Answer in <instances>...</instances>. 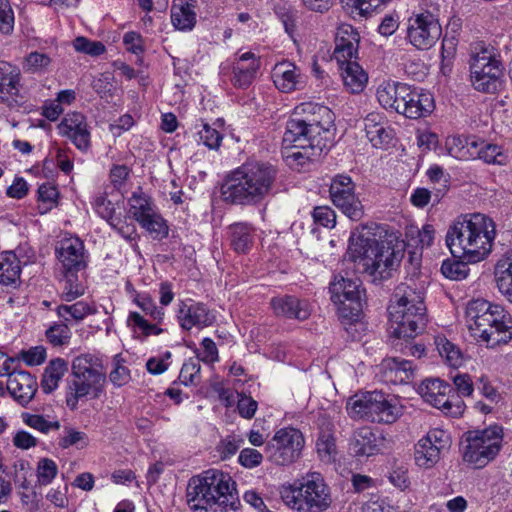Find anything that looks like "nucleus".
<instances>
[{
	"instance_id": "nucleus-28",
	"label": "nucleus",
	"mask_w": 512,
	"mask_h": 512,
	"mask_svg": "<svg viewBox=\"0 0 512 512\" xmlns=\"http://www.w3.org/2000/svg\"><path fill=\"white\" fill-rule=\"evenodd\" d=\"M410 94V86L400 82H388L377 89V99L385 109L401 113L406 97Z\"/></svg>"
},
{
	"instance_id": "nucleus-32",
	"label": "nucleus",
	"mask_w": 512,
	"mask_h": 512,
	"mask_svg": "<svg viewBox=\"0 0 512 512\" xmlns=\"http://www.w3.org/2000/svg\"><path fill=\"white\" fill-rule=\"evenodd\" d=\"M68 371V363L62 358L52 359L45 367L40 382L41 389L44 393L49 394L56 390L60 380Z\"/></svg>"
},
{
	"instance_id": "nucleus-51",
	"label": "nucleus",
	"mask_w": 512,
	"mask_h": 512,
	"mask_svg": "<svg viewBox=\"0 0 512 512\" xmlns=\"http://www.w3.org/2000/svg\"><path fill=\"white\" fill-rule=\"evenodd\" d=\"M50 64L51 58L49 55L34 51L25 57L23 69L26 72L36 73L46 69Z\"/></svg>"
},
{
	"instance_id": "nucleus-52",
	"label": "nucleus",
	"mask_w": 512,
	"mask_h": 512,
	"mask_svg": "<svg viewBox=\"0 0 512 512\" xmlns=\"http://www.w3.org/2000/svg\"><path fill=\"white\" fill-rule=\"evenodd\" d=\"M134 303L155 321H161L164 317L162 308L157 307L153 299L148 294H136Z\"/></svg>"
},
{
	"instance_id": "nucleus-17",
	"label": "nucleus",
	"mask_w": 512,
	"mask_h": 512,
	"mask_svg": "<svg viewBox=\"0 0 512 512\" xmlns=\"http://www.w3.org/2000/svg\"><path fill=\"white\" fill-rule=\"evenodd\" d=\"M355 188L351 177L340 174L333 177L329 193L335 207L352 221H360L364 217V206Z\"/></svg>"
},
{
	"instance_id": "nucleus-4",
	"label": "nucleus",
	"mask_w": 512,
	"mask_h": 512,
	"mask_svg": "<svg viewBox=\"0 0 512 512\" xmlns=\"http://www.w3.org/2000/svg\"><path fill=\"white\" fill-rule=\"evenodd\" d=\"M187 503L194 512L236 510L239 505L236 483L232 477L221 470L209 469L193 476L187 485Z\"/></svg>"
},
{
	"instance_id": "nucleus-53",
	"label": "nucleus",
	"mask_w": 512,
	"mask_h": 512,
	"mask_svg": "<svg viewBox=\"0 0 512 512\" xmlns=\"http://www.w3.org/2000/svg\"><path fill=\"white\" fill-rule=\"evenodd\" d=\"M58 197V190L55 186L44 183L38 188V200L40 202L38 208L41 213L49 211Z\"/></svg>"
},
{
	"instance_id": "nucleus-64",
	"label": "nucleus",
	"mask_w": 512,
	"mask_h": 512,
	"mask_svg": "<svg viewBox=\"0 0 512 512\" xmlns=\"http://www.w3.org/2000/svg\"><path fill=\"white\" fill-rule=\"evenodd\" d=\"M455 389L453 392L458 395L461 399V396H470L474 390L473 383L468 374H456L452 377Z\"/></svg>"
},
{
	"instance_id": "nucleus-10",
	"label": "nucleus",
	"mask_w": 512,
	"mask_h": 512,
	"mask_svg": "<svg viewBox=\"0 0 512 512\" xmlns=\"http://www.w3.org/2000/svg\"><path fill=\"white\" fill-rule=\"evenodd\" d=\"M504 65L493 46L477 42L471 48L470 77L473 87L480 92L494 93L504 75Z\"/></svg>"
},
{
	"instance_id": "nucleus-54",
	"label": "nucleus",
	"mask_w": 512,
	"mask_h": 512,
	"mask_svg": "<svg viewBox=\"0 0 512 512\" xmlns=\"http://www.w3.org/2000/svg\"><path fill=\"white\" fill-rule=\"evenodd\" d=\"M427 174L431 182L439 184V187L434 192L435 201L439 202L448 190L449 175L445 174L444 170L439 166L429 168Z\"/></svg>"
},
{
	"instance_id": "nucleus-43",
	"label": "nucleus",
	"mask_w": 512,
	"mask_h": 512,
	"mask_svg": "<svg viewBox=\"0 0 512 512\" xmlns=\"http://www.w3.org/2000/svg\"><path fill=\"white\" fill-rule=\"evenodd\" d=\"M437 350L442 358L450 366H458L461 363V352L460 350L445 337H437L435 339Z\"/></svg>"
},
{
	"instance_id": "nucleus-34",
	"label": "nucleus",
	"mask_w": 512,
	"mask_h": 512,
	"mask_svg": "<svg viewBox=\"0 0 512 512\" xmlns=\"http://www.w3.org/2000/svg\"><path fill=\"white\" fill-rule=\"evenodd\" d=\"M20 261L12 251L0 253V285H15L20 279Z\"/></svg>"
},
{
	"instance_id": "nucleus-60",
	"label": "nucleus",
	"mask_w": 512,
	"mask_h": 512,
	"mask_svg": "<svg viewBox=\"0 0 512 512\" xmlns=\"http://www.w3.org/2000/svg\"><path fill=\"white\" fill-rule=\"evenodd\" d=\"M82 443V447L87 444V435L84 432L77 431L71 427L64 428V435L59 439V446L66 449L70 446Z\"/></svg>"
},
{
	"instance_id": "nucleus-39",
	"label": "nucleus",
	"mask_w": 512,
	"mask_h": 512,
	"mask_svg": "<svg viewBox=\"0 0 512 512\" xmlns=\"http://www.w3.org/2000/svg\"><path fill=\"white\" fill-rule=\"evenodd\" d=\"M21 75L9 77L7 80L0 81V102L5 103L8 106H12L13 103L18 102V98H22L20 95V89L22 87Z\"/></svg>"
},
{
	"instance_id": "nucleus-14",
	"label": "nucleus",
	"mask_w": 512,
	"mask_h": 512,
	"mask_svg": "<svg viewBox=\"0 0 512 512\" xmlns=\"http://www.w3.org/2000/svg\"><path fill=\"white\" fill-rule=\"evenodd\" d=\"M305 445L300 430L292 427L282 428L266 444L265 453L276 465H289L297 461Z\"/></svg>"
},
{
	"instance_id": "nucleus-19",
	"label": "nucleus",
	"mask_w": 512,
	"mask_h": 512,
	"mask_svg": "<svg viewBox=\"0 0 512 512\" xmlns=\"http://www.w3.org/2000/svg\"><path fill=\"white\" fill-rule=\"evenodd\" d=\"M60 134L66 136L81 151L91 146V134L86 117L79 112L67 114L58 126Z\"/></svg>"
},
{
	"instance_id": "nucleus-62",
	"label": "nucleus",
	"mask_w": 512,
	"mask_h": 512,
	"mask_svg": "<svg viewBox=\"0 0 512 512\" xmlns=\"http://www.w3.org/2000/svg\"><path fill=\"white\" fill-rule=\"evenodd\" d=\"M387 0H351V6L358 15L368 18Z\"/></svg>"
},
{
	"instance_id": "nucleus-12",
	"label": "nucleus",
	"mask_w": 512,
	"mask_h": 512,
	"mask_svg": "<svg viewBox=\"0 0 512 512\" xmlns=\"http://www.w3.org/2000/svg\"><path fill=\"white\" fill-rule=\"evenodd\" d=\"M501 441L502 428L497 425L468 431L462 441L463 460L482 468L499 453Z\"/></svg>"
},
{
	"instance_id": "nucleus-23",
	"label": "nucleus",
	"mask_w": 512,
	"mask_h": 512,
	"mask_svg": "<svg viewBox=\"0 0 512 512\" xmlns=\"http://www.w3.org/2000/svg\"><path fill=\"white\" fill-rule=\"evenodd\" d=\"M260 59L252 52H246L235 59L232 66L231 83L235 88L246 89L256 78Z\"/></svg>"
},
{
	"instance_id": "nucleus-29",
	"label": "nucleus",
	"mask_w": 512,
	"mask_h": 512,
	"mask_svg": "<svg viewBox=\"0 0 512 512\" xmlns=\"http://www.w3.org/2000/svg\"><path fill=\"white\" fill-rule=\"evenodd\" d=\"M402 115L409 119L428 116L434 110V99L431 93L418 91L410 86V94L403 102Z\"/></svg>"
},
{
	"instance_id": "nucleus-22",
	"label": "nucleus",
	"mask_w": 512,
	"mask_h": 512,
	"mask_svg": "<svg viewBox=\"0 0 512 512\" xmlns=\"http://www.w3.org/2000/svg\"><path fill=\"white\" fill-rule=\"evenodd\" d=\"M271 307L277 316L304 321L311 314L307 300L293 295L278 296L271 299Z\"/></svg>"
},
{
	"instance_id": "nucleus-41",
	"label": "nucleus",
	"mask_w": 512,
	"mask_h": 512,
	"mask_svg": "<svg viewBox=\"0 0 512 512\" xmlns=\"http://www.w3.org/2000/svg\"><path fill=\"white\" fill-rule=\"evenodd\" d=\"M93 206L97 214L105 219L111 227L118 229V225L121 223L119 217H115L114 204L107 198L105 194H101L95 197Z\"/></svg>"
},
{
	"instance_id": "nucleus-27",
	"label": "nucleus",
	"mask_w": 512,
	"mask_h": 512,
	"mask_svg": "<svg viewBox=\"0 0 512 512\" xmlns=\"http://www.w3.org/2000/svg\"><path fill=\"white\" fill-rule=\"evenodd\" d=\"M414 366L409 360L396 357L383 360L381 363V377L386 383L398 385L406 384L414 377Z\"/></svg>"
},
{
	"instance_id": "nucleus-44",
	"label": "nucleus",
	"mask_w": 512,
	"mask_h": 512,
	"mask_svg": "<svg viewBox=\"0 0 512 512\" xmlns=\"http://www.w3.org/2000/svg\"><path fill=\"white\" fill-rule=\"evenodd\" d=\"M47 341L54 347L67 345L71 338V330L65 323H54L45 332Z\"/></svg>"
},
{
	"instance_id": "nucleus-42",
	"label": "nucleus",
	"mask_w": 512,
	"mask_h": 512,
	"mask_svg": "<svg viewBox=\"0 0 512 512\" xmlns=\"http://www.w3.org/2000/svg\"><path fill=\"white\" fill-rule=\"evenodd\" d=\"M129 205L130 213L137 222L154 211L150 200L143 193L134 192L129 199Z\"/></svg>"
},
{
	"instance_id": "nucleus-30",
	"label": "nucleus",
	"mask_w": 512,
	"mask_h": 512,
	"mask_svg": "<svg viewBox=\"0 0 512 512\" xmlns=\"http://www.w3.org/2000/svg\"><path fill=\"white\" fill-rule=\"evenodd\" d=\"M366 136L375 148L388 145L393 138V130L385 126L384 118L379 113H370L364 118Z\"/></svg>"
},
{
	"instance_id": "nucleus-36",
	"label": "nucleus",
	"mask_w": 512,
	"mask_h": 512,
	"mask_svg": "<svg viewBox=\"0 0 512 512\" xmlns=\"http://www.w3.org/2000/svg\"><path fill=\"white\" fill-rule=\"evenodd\" d=\"M441 452L437 445L421 438L415 446V462L419 467L432 468L440 460Z\"/></svg>"
},
{
	"instance_id": "nucleus-48",
	"label": "nucleus",
	"mask_w": 512,
	"mask_h": 512,
	"mask_svg": "<svg viewBox=\"0 0 512 512\" xmlns=\"http://www.w3.org/2000/svg\"><path fill=\"white\" fill-rule=\"evenodd\" d=\"M477 155L488 164L505 165L508 162V156L504 153L503 149L495 144L483 145L477 152Z\"/></svg>"
},
{
	"instance_id": "nucleus-7",
	"label": "nucleus",
	"mask_w": 512,
	"mask_h": 512,
	"mask_svg": "<svg viewBox=\"0 0 512 512\" xmlns=\"http://www.w3.org/2000/svg\"><path fill=\"white\" fill-rule=\"evenodd\" d=\"M465 319L473 338L489 348L512 339L511 316L499 305L484 299L471 300L466 306Z\"/></svg>"
},
{
	"instance_id": "nucleus-8",
	"label": "nucleus",
	"mask_w": 512,
	"mask_h": 512,
	"mask_svg": "<svg viewBox=\"0 0 512 512\" xmlns=\"http://www.w3.org/2000/svg\"><path fill=\"white\" fill-rule=\"evenodd\" d=\"M286 505L299 512H324L332 504L330 488L323 476L311 472L281 491Z\"/></svg>"
},
{
	"instance_id": "nucleus-55",
	"label": "nucleus",
	"mask_w": 512,
	"mask_h": 512,
	"mask_svg": "<svg viewBox=\"0 0 512 512\" xmlns=\"http://www.w3.org/2000/svg\"><path fill=\"white\" fill-rule=\"evenodd\" d=\"M58 468L56 463L49 458H42L37 465V478L40 485H48L56 477Z\"/></svg>"
},
{
	"instance_id": "nucleus-58",
	"label": "nucleus",
	"mask_w": 512,
	"mask_h": 512,
	"mask_svg": "<svg viewBox=\"0 0 512 512\" xmlns=\"http://www.w3.org/2000/svg\"><path fill=\"white\" fill-rule=\"evenodd\" d=\"M127 322L129 325L141 330L145 336L159 335L163 332L161 328L157 327L155 324L149 323L138 312H131L128 316Z\"/></svg>"
},
{
	"instance_id": "nucleus-1",
	"label": "nucleus",
	"mask_w": 512,
	"mask_h": 512,
	"mask_svg": "<svg viewBox=\"0 0 512 512\" xmlns=\"http://www.w3.org/2000/svg\"><path fill=\"white\" fill-rule=\"evenodd\" d=\"M334 113L318 103L298 105L286 123L283 144L301 148L307 158H318L330 147Z\"/></svg>"
},
{
	"instance_id": "nucleus-59",
	"label": "nucleus",
	"mask_w": 512,
	"mask_h": 512,
	"mask_svg": "<svg viewBox=\"0 0 512 512\" xmlns=\"http://www.w3.org/2000/svg\"><path fill=\"white\" fill-rule=\"evenodd\" d=\"M14 28V12L8 0H0V32L5 35L12 33Z\"/></svg>"
},
{
	"instance_id": "nucleus-2",
	"label": "nucleus",
	"mask_w": 512,
	"mask_h": 512,
	"mask_svg": "<svg viewBox=\"0 0 512 512\" xmlns=\"http://www.w3.org/2000/svg\"><path fill=\"white\" fill-rule=\"evenodd\" d=\"M278 169L269 162L247 161L231 171L221 185L227 204L255 206L278 191Z\"/></svg>"
},
{
	"instance_id": "nucleus-38",
	"label": "nucleus",
	"mask_w": 512,
	"mask_h": 512,
	"mask_svg": "<svg viewBox=\"0 0 512 512\" xmlns=\"http://www.w3.org/2000/svg\"><path fill=\"white\" fill-rule=\"evenodd\" d=\"M56 311L58 316L63 318L64 321H69L70 318L81 321L87 315L96 313V309L84 301H78L72 305H60Z\"/></svg>"
},
{
	"instance_id": "nucleus-35",
	"label": "nucleus",
	"mask_w": 512,
	"mask_h": 512,
	"mask_svg": "<svg viewBox=\"0 0 512 512\" xmlns=\"http://www.w3.org/2000/svg\"><path fill=\"white\" fill-rule=\"evenodd\" d=\"M230 245L237 253H246L253 243V229L247 223L229 226Z\"/></svg>"
},
{
	"instance_id": "nucleus-25",
	"label": "nucleus",
	"mask_w": 512,
	"mask_h": 512,
	"mask_svg": "<svg viewBox=\"0 0 512 512\" xmlns=\"http://www.w3.org/2000/svg\"><path fill=\"white\" fill-rule=\"evenodd\" d=\"M272 78L275 86L284 93L301 89L305 84L300 69L289 61L277 63L272 70Z\"/></svg>"
},
{
	"instance_id": "nucleus-20",
	"label": "nucleus",
	"mask_w": 512,
	"mask_h": 512,
	"mask_svg": "<svg viewBox=\"0 0 512 512\" xmlns=\"http://www.w3.org/2000/svg\"><path fill=\"white\" fill-rule=\"evenodd\" d=\"M74 378L70 386L72 391L66 398L68 407L75 409L79 399L90 394L93 398L99 397L102 392V385L105 382V373L103 371H94L92 374L75 376Z\"/></svg>"
},
{
	"instance_id": "nucleus-37",
	"label": "nucleus",
	"mask_w": 512,
	"mask_h": 512,
	"mask_svg": "<svg viewBox=\"0 0 512 512\" xmlns=\"http://www.w3.org/2000/svg\"><path fill=\"white\" fill-rule=\"evenodd\" d=\"M78 272L79 271L63 270L61 298L66 302L75 300L85 292V287L78 278Z\"/></svg>"
},
{
	"instance_id": "nucleus-45",
	"label": "nucleus",
	"mask_w": 512,
	"mask_h": 512,
	"mask_svg": "<svg viewBox=\"0 0 512 512\" xmlns=\"http://www.w3.org/2000/svg\"><path fill=\"white\" fill-rule=\"evenodd\" d=\"M466 260H445L441 265L442 274L451 280H462L467 277L469 268Z\"/></svg>"
},
{
	"instance_id": "nucleus-24",
	"label": "nucleus",
	"mask_w": 512,
	"mask_h": 512,
	"mask_svg": "<svg viewBox=\"0 0 512 512\" xmlns=\"http://www.w3.org/2000/svg\"><path fill=\"white\" fill-rule=\"evenodd\" d=\"M178 319L183 329L190 330L192 327L202 328L212 325L215 316L203 303L187 304L182 302L178 311Z\"/></svg>"
},
{
	"instance_id": "nucleus-13",
	"label": "nucleus",
	"mask_w": 512,
	"mask_h": 512,
	"mask_svg": "<svg viewBox=\"0 0 512 512\" xmlns=\"http://www.w3.org/2000/svg\"><path fill=\"white\" fill-rule=\"evenodd\" d=\"M359 279L336 275L330 283L331 300L337 305V313L342 321L354 322L359 319L362 303Z\"/></svg>"
},
{
	"instance_id": "nucleus-61",
	"label": "nucleus",
	"mask_w": 512,
	"mask_h": 512,
	"mask_svg": "<svg viewBox=\"0 0 512 512\" xmlns=\"http://www.w3.org/2000/svg\"><path fill=\"white\" fill-rule=\"evenodd\" d=\"M314 222L326 227L333 228L336 225V213L328 206H318L313 210Z\"/></svg>"
},
{
	"instance_id": "nucleus-50",
	"label": "nucleus",
	"mask_w": 512,
	"mask_h": 512,
	"mask_svg": "<svg viewBox=\"0 0 512 512\" xmlns=\"http://www.w3.org/2000/svg\"><path fill=\"white\" fill-rule=\"evenodd\" d=\"M316 448L322 459L330 460L336 454V443L333 434L328 430L319 433Z\"/></svg>"
},
{
	"instance_id": "nucleus-9",
	"label": "nucleus",
	"mask_w": 512,
	"mask_h": 512,
	"mask_svg": "<svg viewBox=\"0 0 512 512\" xmlns=\"http://www.w3.org/2000/svg\"><path fill=\"white\" fill-rule=\"evenodd\" d=\"M359 35L351 26L342 27L336 36L334 59L341 70L345 87L351 93H359L366 86L368 76L356 61Z\"/></svg>"
},
{
	"instance_id": "nucleus-26",
	"label": "nucleus",
	"mask_w": 512,
	"mask_h": 512,
	"mask_svg": "<svg viewBox=\"0 0 512 512\" xmlns=\"http://www.w3.org/2000/svg\"><path fill=\"white\" fill-rule=\"evenodd\" d=\"M63 270L81 271L86 268L84 245L79 238L64 239L57 250Z\"/></svg>"
},
{
	"instance_id": "nucleus-56",
	"label": "nucleus",
	"mask_w": 512,
	"mask_h": 512,
	"mask_svg": "<svg viewBox=\"0 0 512 512\" xmlns=\"http://www.w3.org/2000/svg\"><path fill=\"white\" fill-rule=\"evenodd\" d=\"M114 368L109 374V379L116 387H121L127 384L130 379V370L123 365V360L120 355H116L113 360Z\"/></svg>"
},
{
	"instance_id": "nucleus-18",
	"label": "nucleus",
	"mask_w": 512,
	"mask_h": 512,
	"mask_svg": "<svg viewBox=\"0 0 512 512\" xmlns=\"http://www.w3.org/2000/svg\"><path fill=\"white\" fill-rule=\"evenodd\" d=\"M386 438L382 433L374 432L369 427L354 431L350 443V452L357 457H370L386 449Z\"/></svg>"
},
{
	"instance_id": "nucleus-15",
	"label": "nucleus",
	"mask_w": 512,
	"mask_h": 512,
	"mask_svg": "<svg viewBox=\"0 0 512 512\" xmlns=\"http://www.w3.org/2000/svg\"><path fill=\"white\" fill-rule=\"evenodd\" d=\"M419 395L437 409L453 417L460 416L465 408L462 399L453 392L450 384L438 378H429L421 382L417 389Z\"/></svg>"
},
{
	"instance_id": "nucleus-21",
	"label": "nucleus",
	"mask_w": 512,
	"mask_h": 512,
	"mask_svg": "<svg viewBox=\"0 0 512 512\" xmlns=\"http://www.w3.org/2000/svg\"><path fill=\"white\" fill-rule=\"evenodd\" d=\"M7 389L14 400L25 406L34 398L38 383L29 372L13 369L7 380Z\"/></svg>"
},
{
	"instance_id": "nucleus-63",
	"label": "nucleus",
	"mask_w": 512,
	"mask_h": 512,
	"mask_svg": "<svg viewBox=\"0 0 512 512\" xmlns=\"http://www.w3.org/2000/svg\"><path fill=\"white\" fill-rule=\"evenodd\" d=\"M198 134L200 141L209 149H216L220 146L222 140L220 132L208 124H204Z\"/></svg>"
},
{
	"instance_id": "nucleus-33",
	"label": "nucleus",
	"mask_w": 512,
	"mask_h": 512,
	"mask_svg": "<svg viewBox=\"0 0 512 512\" xmlns=\"http://www.w3.org/2000/svg\"><path fill=\"white\" fill-rule=\"evenodd\" d=\"M495 280L499 291L512 303V251L497 262Z\"/></svg>"
},
{
	"instance_id": "nucleus-11",
	"label": "nucleus",
	"mask_w": 512,
	"mask_h": 512,
	"mask_svg": "<svg viewBox=\"0 0 512 512\" xmlns=\"http://www.w3.org/2000/svg\"><path fill=\"white\" fill-rule=\"evenodd\" d=\"M346 410L351 417L372 422L391 424L401 414L396 401L381 391L366 392L349 398Z\"/></svg>"
},
{
	"instance_id": "nucleus-46",
	"label": "nucleus",
	"mask_w": 512,
	"mask_h": 512,
	"mask_svg": "<svg viewBox=\"0 0 512 512\" xmlns=\"http://www.w3.org/2000/svg\"><path fill=\"white\" fill-rule=\"evenodd\" d=\"M200 361L197 358H190L182 365L179 380L184 385H196L200 382Z\"/></svg>"
},
{
	"instance_id": "nucleus-47",
	"label": "nucleus",
	"mask_w": 512,
	"mask_h": 512,
	"mask_svg": "<svg viewBox=\"0 0 512 512\" xmlns=\"http://www.w3.org/2000/svg\"><path fill=\"white\" fill-rule=\"evenodd\" d=\"M21 417L26 425L44 434L60 428L59 421H48L43 415L22 413Z\"/></svg>"
},
{
	"instance_id": "nucleus-31",
	"label": "nucleus",
	"mask_w": 512,
	"mask_h": 512,
	"mask_svg": "<svg viewBox=\"0 0 512 512\" xmlns=\"http://www.w3.org/2000/svg\"><path fill=\"white\" fill-rule=\"evenodd\" d=\"M171 20L178 30H191L196 24L194 5L189 0H175L171 7Z\"/></svg>"
},
{
	"instance_id": "nucleus-16",
	"label": "nucleus",
	"mask_w": 512,
	"mask_h": 512,
	"mask_svg": "<svg viewBox=\"0 0 512 512\" xmlns=\"http://www.w3.org/2000/svg\"><path fill=\"white\" fill-rule=\"evenodd\" d=\"M406 39L419 50L433 47L442 35L439 20L430 11L412 13L407 20Z\"/></svg>"
},
{
	"instance_id": "nucleus-6",
	"label": "nucleus",
	"mask_w": 512,
	"mask_h": 512,
	"mask_svg": "<svg viewBox=\"0 0 512 512\" xmlns=\"http://www.w3.org/2000/svg\"><path fill=\"white\" fill-rule=\"evenodd\" d=\"M390 334L396 339H412L427 322L423 288L401 283L395 289L388 307Z\"/></svg>"
},
{
	"instance_id": "nucleus-5",
	"label": "nucleus",
	"mask_w": 512,
	"mask_h": 512,
	"mask_svg": "<svg viewBox=\"0 0 512 512\" xmlns=\"http://www.w3.org/2000/svg\"><path fill=\"white\" fill-rule=\"evenodd\" d=\"M405 245L397 239L377 240L362 235L349 240V258L362 266L363 271L374 279H385L396 270L403 257Z\"/></svg>"
},
{
	"instance_id": "nucleus-57",
	"label": "nucleus",
	"mask_w": 512,
	"mask_h": 512,
	"mask_svg": "<svg viewBox=\"0 0 512 512\" xmlns=\"http://www.w3.org/2000/svg\"><path fill=\"white\" fill-rule=\"evenodd\" d=\"M73 46L76 51L82 52L91 56H99L105 52V46L100 41H90L85 37H77Z\"/></svg>"
},
{
	"instance_id": "nucleus-3",
	"label": "nucleus",
	"mask_w": 512,
	"mask_h": 512,
	"mask_svg": "<svg viewBox=\"0 0 512 512\" xmlns=\"http://www.w3.org/2000/svg\"><path fill=\"white\" fill-rule=\"evenodd\" d=\"M495 238V224L483 214L460 217L448 228L445 241L455 258L477 263L488 256Z\"/></svg>"
},
{
	"instance_id": "nucleus-40",
	"label": "nucleus",
	"mask_w": 512,
	"mask_h": 512,
	"mask_svg": "<svg viewBox=\"0 0 512 512\" xmlns=\"http://www.w3.org/2000/svg\"><path fill=\"white\" fill-rule=\"evenodd\" d=\"M94 371H103L99 359L92 354H82L72 362L73 376H85Z\"/></svg>"
},
{
	"instance_id": "nucleus-49",
	"label": "nucleus",
	"mask_w": 512,
	"mask_h": 512,
	"mask_svg": "<svg viewBox=\"0 0 512 512\" xmlns=\"http://www.w3.org/2000/svg\"><path fill=\"white\" fill-rule=\"evenodd\" d=\"M142 228L147 230L149 233L155 234L157 237H166L168 235V227L165 224L163 218L155 211L151 212L149 216L144 217L138 221Z\"/></svg>"
}]
</instances>
